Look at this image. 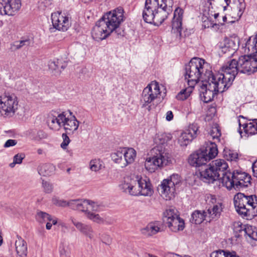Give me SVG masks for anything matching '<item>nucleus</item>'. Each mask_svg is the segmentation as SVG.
I'll return each mask as SVG.
<instances>
[{
  "label": "nucleus",
  "instance_id": "9d476101",
  "mask_svg": "<svg viewBox=\"0 0 257 257\" xmlns=\"http://www.w3.org/2000/svg\"><path fill=\"white\" fill-rule=\"evenodd\" d=\"M238 60L232 59L222 67L221 72L213 73L217 80L222 81L224 85L228 88L232 84L239 71Z\"/></svg>",
  "mask_w": 257,
  "mask_h": 257
},
{
  "label": "nucleus",
  "instance_id": "f03ea898",
  "mask_svg": "<svg viewBox=\"0 0 257 257\" xmlns=\"http://www.w3.org/2000/svg\"><path fill=\"white\" fill-rule=\"evenodd\" d=\"M123 13L122 8L118 7L105 14L93 27L91 32L92 38L99 41L105 39L114 31L116 33L124 20Z\"/></svg>",
  "mask_w": 257,
  "mask_h": 257
},
{
  "label": "nucleus",
  "instance_id": "2f4dec72",
  "mask_svg": "<svg viewBox=\"0 0 257 257\" xmlns=\"http://www.w3.org/2000/svg\"><path fill=\"white\" fill-rule=\"evenodd\" d=\"M207 216L205 211L195 210L191 215L190 221L196 224H199L205 220L209 222Z\"/></svg>",
  "mask_w": 257,
  "mask_h": 257
},
{
  "label": "nucleus",
  "instance_id": "cd10ccee",
  "mask_svg": "<svg viewBox=\"0 0 257 257\" xmlns=\"http://www.w3.org/2000/svg\"><path fill=\"white\" fill-rule=\"evenodd\" d=\"M15 248L19 256H27L28 252L27 242L19 236H17V239L15 241Z\"/></svg>",
  "mask_w": 257,
  "mask_h": 257
},
{
  "label": "nucleus",
  "instance_id": "9b49d317",
  "mask_svg": "<svg viewBox=\"0 0 257 257\" xmlns=\"http://www.w3.org/2000/svg\"><path fill=\"white\" fill-rule=\"evenodd\" d=\"M78 210L84 212L86 217L89 220L98 224L104 222V219L96 212L100 211V207L95 202L89 200L79 199Z\"/></svg>",
  "mask_w": 257,
  "mask_h": 257
},
{
  "label": "nucleus",
  "instance_id": "69168bd1",
  "mask_svg": "<svg viewBox=\"0 0 257 257\" xmlns=\"http://www.w3.org/2000/svg\"><path fill=\"white\" fill-rule=\"evenodd\" d=\"M174 115L172 111L169 110L166 112V119L167 121H171L173 119Z\"/></svg>",
  "mask_w": 257,
  "mask_h": 257
},
{
  "label": "nucleus",
  "instance_id": "5701e85b",
  "mask_svg": "<svg viewBox=\"0 0 257 257\" xmlns=\"http://www.w3.org/2000/svg\"><path fill=\"white\" fill-rule=\"evenodd\" d=\"M234 228L238 227L239 229L236 231L243 232L246 236V238L249 240H257V228L254 226L248 225L245 227L238 223H234Z\"/></svg>",
  "mask_w": 257,
  "mask_h": 257
},
{
  "label": "nucleus",
  "instance_id": "680f3d73",
  "mask_svg": "<svg viewBox=\"0 0 257 257\" xmlns=\"http://www.w3.org/2000/svg\"><path fill=\"white\" fill-rule=\"evenodd\" d=\"M17 144V141L16 140L10 139L6 141L4 147L5 148H9L13 147Z\"/></svg>",
  "mask_w": 257,
  "mask_h": 257
},
{
  "label": "nucleus",
  "instance_id": "603ef678",
  "mask_svg": "<svg viewBox=\"0 0 257 257\" xmlns=\"http://www.w3.org/2000/svg\"><path fill=\"white\" fill-rule=\"evenodd\" d=\"M224 0H208V3L212 9L214 8H219L222 7L223 8Z\"/></svg>",
  "mask_w": 257,
  "mask_h": 257
},
{
  "label": "nucleus",
  "instance_id": "e2e57ef3",
  "mask_svg": "<svg viewBox=\"0 0 257 257\" xmlns=\"http://www.w3.org/2000/svg\"><path fill=\"white\" fill-rule=\"evenodd\" d=\"M20 49H21V46H19V44L17 41L15 42L10 45V49L12 51H15Z\"/></svg>",
  "mask_w": 257,
  "mask_h": 257
},
{
  "label": "nucleus",
  "instance_id": "3c124183",
  "mask_svg": "<svg viewBox=\"0 0 257 257\" xmlns=\"http://www.w3.org/2000/svg\"><path fill=\"white\" fill-rule=\"evenodd\" d=\"M52 4V0H40L39 2L38 8L40 10H44L49 8Z\"/></svg>",
  "mask_w": 257,
  "mask_h": 257
},
{
  "label": "nucleus",
  "instance_id": "49530a36",
  "mask_svg": "<svg viewBox=\"0 0 257 257\" xmlns=\"http://www.w3.org/2000/svg\"><path fill=\"white\" fill-rule=\"evenodd\" d=\"M224 157L226 160L230 161H236L238 159V153L233 150L225 151L224 154Z\"/></svg>",
  "mask_w": 257,
  "mask_h": 257
},
{
  "label": "nucleus",
  "instance_id": "e433bc0d",
  "mask_svg": "<svg viewBox=\"0 0 257 257\" xmlns=\"http://www.w3.org/2000/svg\"><path fill=\"white\" fill-rule=\"evenodd\" d=\"M209 135L210 136L209 139L211 138L212 140L214 141L213 143L216 144L217 142H220V138L221 135V130L217 124L215 123L212 125L210 131H209ZM210 142L212 143L211 141H208L206 143L205 146H206L207 144H209ZM215 145H216V144Z\"/></svg>",
  "mask_w": 257,
  "mask_h": 257
},
{
  "label": "nucleus",
  "instance_id": "b1692460",
  "mask_svg": "<svg viewBox=\"0 0 257 257\" xmlns=\"http://www.w3.org/2000/svg\"><path fill=\"white\" fill-rule=\"evenodd\" d=\"M161 224L158 221L151 222L141 230L142 234L146 236H152L161 231Z\"/></svg>",
  "mask_w": 257,
  "mask_h": 257
},
{
  "label": "nucleus",
  "instance_id": "c9c22d12",
  "mask_svg": "<svg viewBox=\"0 0 257 257\" xmlns=\"http://www.w3.org/2000/svg\"><path fill=\"white\" fill-rule=\"evenodd\" d=\"M55 170V166L50 163L41 164L38 168L39 174L43 176L51 175Z\"/></svg>",
  "mask_w": 257,
  "mask_h": 257
},
{
  "label": "nucleus",
  "instance_id": "4c0bfd02",
  "mask_svg": "<svg viewBox=\"0 0 257 257\" xmlns=\"http://www.w3.org/2000/svg\"><path fill=\"white\" fill-rule=\"evenodd\" d=\"M239 125H241L245 133L248 135H253L257 134V122L256 121L249 122V123L241 124L240 120H238Z\"/></svg>",
  "mask_w": 257,
  "mask_h": 257
},
{
  "label": "nucleus",
  "instance_id": "4d7b16f0",
  "mask_svg": "<svg viewBox=\"0 0 257 257\" xmlns=\"http://www.w3.org/2000/svg\"><path fill=\"white\" fill-rule=\"evenodd\" d=\"M19 44V46H21V48L24 46H29L33 44L32 40L29 38H27L24 40L17 41Z\"/></svg>",
  "mask_w": 257,
  "mask_h": 257
},
{
  "label": "nucleus",
  "instance_id": "a19ab883",
  "mask_svg": "<svg viewBox=\"0 0 257 257\" xmlns=\"http://www.w3.org/2000/svg\"><path fill=\"white\" fill-rule=\"evenodd\" d=\"M243 48H244L245 53H248L257 50V42L253 39V36L248 38Z\"/></svg>",
  "mask_w": 257,
  "mask_h": 257
},
{
  "label": "nucleus",
  "instance_id": "f8f14e48",
  "mask_svg": "<svg viewBox=\"0 0 257 257\" xmlns=\"http://www.w3.org/2000/svg\"><path fill=\"white\" fill-rule=\"evenodd\" d=\"M239 71L250 74L257 71V51L249 55L241 56L238 59Z\"/></svg>",
  "mask_w": 257,
  "mask_h": 257
},
{
  "label": "nucleus",
  "instance_id": "2eb2a0df",
  "mask_svg": "<svg viewBox=\"0 0 257 257\" xmlns=\"http://www.w3.org/2000/svg\"><path fill=\"white\" fill-rule=\"evenodd\" d=\"M140 183V176L137 175H132L126 176L123 178L121 183L119 185L120 190L122 192L127 193L132 196H139L140 194H133L132 191L134 189L140 190L138 184Z\"/></svg>",
  "mask_w": 257,
  "mask_h": 257
},
{
  "label": "nucleus",
  "instance_id": "052dcab7",
  "mask_svg": "<svg viewBox=\"0 0 257 257\" xmlns=\"http://www.w3.org/2000/svg\"><path fill=\"white\" fill-rule=\"evenodd\" d=\"M52 202L53 204L59 206L65 207L66 206V201L59 200L57 197H53L52 198Z\"/></svg>",
  "mask_w": 257,
  "mask_h": 257
},
{
  "label": "nucleus",
  "instance_id": "8fccbe9b",
  "mask_svg": "<svg viewBox=\"0 0 257 257\" xmlns=\"http://www.w3.org/2000/svg\"><path fill=\"white\" fill-rule=\"evenodd\" d=\"M160 7H163V9L170 13L172 11V6L174 4L173 0H162Z\"/></svg>",
  "mask_w": 257,
  "mask_h": 257
},
{
  "label": "nucleus",
  "instance_id": "0eeeda50",
  "mask_svg": "<svg viewBox=\"0 0 257 257\" xmlns=\"http://www.w3.org/2000/svg\"><path fill=\"white\" fill-rule=\"evenodd\" d=\"M19 106V99L15 94L5 92L0 95V117H13Z\"/></svg>",
  "mask_w": 257,
  "mask_h": 257
},
{
  "label": "nucleus",
  "instance_id": "a878e982",
  "mask_svg": "<svg viewBox=\"0 0 257 257\" xmlns=\"http://www.w3.org/2000/svg\"><path fill=\"white\" fill-rule=\"evenodd\" d=\"M172 138V136L170 134H167L165 133H159L157 134L154 139V143L156 145L155 147H160L164 149V145L167 143V142L170 141Z\"/></svg>",
  "mask_w": 257,
  "mask_h": 257
},
{
  "label": "nucleus",
  "instance_id": "aec40b11",
  "mask_svg": "<svg viewBox=\"0 0 257 257\" xmlns=\"http://www.w3.org/2000/svg\"><path fill=\"white\" fill-rule=\"evenodd\" d=\"M161 196L166 200H171L175 196L176 188L169 183V180H163L158 188Z\"/></svg>",
  "mask_w": 257,
  "mask_h": 257
},
{
  "label": "nucleus",
  "instance_id": "bb28decb",
  "mask_svg": "<svg viewBox=\"0 0 257 257\" xmlns=\"http://www.w3.org/2000/svg\"><path fill=\"white\" fill-rule=\"evenodd\" d=\"M79 124V122L74 116H72L70 118L66 116V120L64 121L63 126L67 133L70 134L78 129Z\"/></svg>",
  "mask_w": 257,
  "mask_h": 257
},
{
  "label": "nucleus",
  "instance_id": "de8ad7c7",
  "mask_svg": "<svg viewBox=\"0 0 257 257\" xmlns=\"http://www.w3.org/2000/svg\"><path fill=\"white\" fill-rule=\"evenodd\" d=\"M160 4L159 0H146L145 3V7L151 10L156 11L157 9H160Z\"/></svg>",
  "mask_w": 257,
  "mask_h": 257
},
{
  "label": "nucleus",
  "instance_id": "13d9d810",
  "mask_svg": "<svg viewBox=\"0 0 257 257\" xmlns=\"http://www.w3.org/2000/svg\"><path fill=\"white\" fill-rule=\"evenodd\" d=\"M25 158L24 154H18L14 156L13 161L17 164H21L22 163L23 160Z\"/></svg>",
  "mask_w": 257,
  "mask_h": 257
},
{
  "label": "nucleus",
  "instance_id": "864d4df0",
  "mask_svg": "<svg viewBox=\"0 0 257 257\" xmlns=\"http://www.w3.org/2000/svg\"><path fill=\"white\" fill-rule=\"evenodd\" d=\"M99 237L103 243L106 244H109L111 242V237L106 233H99Z\"/></svg>",
  "mask_w": 257,
  "mask_h": 257
},
{
  "label": "nucleus",
  "instance_id": "1a4fd4ad",
  "mask_svg": "<svg viewBox=\"0 0 257 257\" xmlns=\"http://www.w3.org/2000/svg\"><path fill=\"white\" fill-rule=\"evenodd\" d=\"M251 176L247 173L235 170L231 174L226 175L223 179V186L228 189H235L248 187L250 184Z\"/></svg>",
  "mask_w": 257,
  "mask_h": 257
},
{
  "label": "nucleus",
  "instance_id": "7ed1b4c3",
  "mask_svg": "<svg viewBox=\"0 0 257 257\" xmlns=\"http://www.w3.org/2000/svg\"><path fill=\"white\" fill-rule=\"evenodd\" d=\"M234 204L236 211L246 219H251L257 215V197L246 196L238 193L234 197Z\"/></svg>",
  "mask_w": 257,
  "mask_h": 257
},
{
  "label": "nucleus",
  "instance_id": "5fc2aeb1",
  "mask_svg": "<svg viewBox=\"0 0 257 257\" xmlns=\"http://www.w3.org/2000/svg\"><path fill=\"white\" fill-rule=\"evenodd\" d=\"M79 202V199L76 200H70L68 201H66V206H69L70 208L73 210H78V207Z\"/></svg>",
  "mask_w": 257,
  "mask_h": 257
},
{
  "label": "nucleus",
  "instance_id": "ddd939ff",
  "mask_svg": "<svg viewBox=\"0 0 257 257\" xmlns=\"http://www.w3.org/2000/svg\"><path fill=\"white\" fill-rule=\"evenodd\" d=\"M160 95L161 92L159 84L156 81H152L143 91L141 99L143 106H145L153 102L160 97Z\"/></svg>",
  "mask_w": 257,
  "mask_h": 257
},
{
  "label": "nucleus",
  "instance_id": "412c9836",
  "mask_svg": "<svg viewBox=\"0 0 257 257\" xmlns=\"http://www.w3.org/2000/svg\"><path fill=\"white\" fill-rule=\"evenodd\" d=\"M138 186L140 187V190L134 189V191H132L133 194H140V195L144 196H151L153 195L154 190L151 183L150 181H147L140 176Z\"/></svg>",
  "mask_w": 257,
  "mask_h": 257
},
{
  "label": "nucleus",
  "instance_id": "f3484780",
  "mask_svg": "<svg viewBox=\"0 0 257 257\" xmlns=\"http://www.w3.org/2000/svg\"><path fill=\"white\" fill-rule=\"evenodd\" d=\"M198 127L197 124H192L189 125L188 130L181 134L178 139L181 146H186L191 142L198 134Z\"/></svg>",
  "mask_w": 257,
  "mask_h": 257
},
{
  "label": "nucleus",
  "instance_id": "4be33fe9",
  "mask_svg": "<svg viewBox=\"0 0 257 257\" xmlns=\"http://www.w3.org/2000/svg\"><path fill=\"white\" fill-rule=\"evenodd\" d=\"M65 120V112H62L57 114V115H50L48 120V124L51 130L58 131L63 125L64 121Z\"/></svg>",
  "mask_w": 257,
  "mask_h": 257
},
{
  "label": "nucleus",
  "instance_id": "58836bf2",
  "mask_svg": "<svg viewBox=\"0 0 257 257\" xmlns=\"http://www.w3.org/2000/svg\"><path fill=\"white\" fill-rule=\"evenodd\" d=\"M123 148H120L111 155L112 160L116 164H118L120 167L124 168V160H121V157H123Z\"/></svg>",
  "mask_w": 257,
  "mask_h": 257
},
{
  "label": "nucleus",
  "instance_id": "a18cd8bd",
  "mask_svg": "<svg viewBox=\"0 0 257 257\" xmlns=\"http://www.w3.org/2000/svg\"><path fill=\"white\" fill-rule=\"evenodd\" d=\"M102 167V162L99 159L92 160L89 163V168L92 171H98Z\"/></svg>",
  "mask_w": 257,
  "mask_h": 257
},
{
  "label": "nucleus",
  "instance_id": "774afa93",
  "mask_svg": "<svg viewBox=\"0 0 257 257\" xmlns=\"http://www.w3.org/2000/svg\"><path fill=\"white\" fill-rule=\"evenodd\" d=\"M252 168L254 176L257 177V160L252 164Z\"/></svg>",
  "mask_w": 257,
  "mask_h": 257
},
{
  "label": "nucleus",
  "instance_id": "c756f323",
  "mask_svg": "<svg viewBox=\"0 0 257 257\" xmlns=\"http://www.w3.org/2000/svg\"><path fill=\"white\" fill-rule=\"evenodd\" d=\"M222 210V204L220 203H218L212 207H210L206 211L208 215L209 222L212 219L218 218L220 216Z\"/></svg>",
  "mask_w": 257,
  "mask_h": 257
},
{
  "label": "nucleus",
  "instance_id": "423d86ee",
  "mask_svg": "<svg viewBox=\"0 0 257 257\" xmlns=\"http://www.w3.org/2000/svg\"><path fill=\"white\" fill-rule=\"evenodd\" d=\"M218 154L217 145L214 143L207 144L196 153L191 155L189 158V164L196 167L203 166L207 162L214 158Z\"/></svg>",
  "mask_w": 257,
  "mask_h": 257
},
{
  "label": "nucleus",
  "instance_id": "f704fd0d",
  "mask_svg": "<svg viewBox=\"0 0 257 257\" xmlns=\"http://www.w3.org/2000/svg\"><path fill=\"white\" fill-rule=\"evenodd\" d=\"M123 157L124 158V165L125 167L128 165L132 164L135 160L136 157V152L132 148H123Z\"/></svg>",
  "mask_w": 257,
  "mask_h": 257
},
{
  "label": "nucleus",
  "instance_id": "393cba45",
  "mask_svg": "<svg viewBox=\"0 0 257 257\" xmlns=\"http://www.w3.org/2000/svg\"><path fill=\"white\" fill-rule=\"evenodd\" d=\"M237 2L236 8L231 10L229 16L232 18L231 22L238 21L243 14L246 7L244 0H236Z\"/></svg>",
  "mask_w": 257,
  "mask_h": 257
},
{
  "label": "nucleus",
  "instance_id": "c03bdc74",
  "mask_svg": "<svg viewBox=\"0 0 257 257\" xmlns=\"http://www.w3.org/2000/svg\"><path fill=\"white\" fill-rule=\"evenodd\" d=\"M166 180H169V183L171 185H173L176 189H177L180 185L181 179V177L177 174H173L170 177L166 179Z\"/></svg>",
  "mask_w": 257,
  "mask_h": 257
},
{
  "label": "nucleus",
  "instance_id": "79ce46f5",
  "mask_svg": "<svg viewBox=\"0 0 257 257\" xmlns=\"http://www.w3.org/2000/svg\"><path fill=\"white\" fill-rule=\"evenodd\" d=\"M155 12L152 10L145 8L142 14L144 21L148 23H153Z\"/></svg>",
  "mask_w": 257,
  "mask_h": 257
},
{
  "label": "nucleus",
  "instance_id": "6e6552de",
  "mask_svg": "<svg viewBox=\"0 0 257 257\" xmlns=\"http://www.w3.org/2000/svg\"><path fill=\"white\" fill-rule=\"evenodd\" d=\"M154 153L151 157L146 159L145 163L146 169L150 172H154L158 168L163 167L171 162L170 154L164 149L160 147L152 149Z\"/></svg>",
  "mask_w": 257,
  "mask_h": 257
},
{
  "label": "nucleus",
  "instance_id": "20e7f679",
  "mask_svg": "<svg viewBox=\"0 0 257 257\" xmlns=\"http://www.w3.org/2000/svg\"><path fill=\"white\" fill-rule=\"evenodd\" d=\"M228 168V165L224 160H216L212 161L208 168L200 170L201 178L208 183L220 180L223 184V177L229 173L227 171Z\"/></svg>",
  "mask_w": 257,
  "mask_h": 257
},
{
  "label": "nucleus",
  "instance_id": "4468645a",
  "mask_svg": "<svg viewBox=\"0 0 257 257\" xmlns=\"http://www.w3.org/2000/svg\"><path fill=\"white\" fill-rule=\"evenodd\" d=\"M21 6V0H0V15L15 16Z\"/></svg>",
  "mask_w": 257,
  "mask_h": 257
},
{
  "label": "nucleus",
  "instance_id": "c85d7f7f",
  "mask_svg": "<svg viewBox=\"0 0 257 257\" xmlns=\"http://www.w3.org/2000/svg\"><path fill=\"white\" fill-rule=\"evenodd\" d=\"M219 47L223 53L228 52L233 53L237 49L238 45L234 40L225 38L222 42L220 43Z\"/></svg>",
  "mask_w": 257,
  "mask_h": 257
},
{
  "label": "nucleus",
  "instance_id": "473e14b6",
  "mask_svg": "<svg viewBox=\"0 0 257 257\" xmlns=\"http://www.w3.org/2000/svg\"><path fill=\"white\" fill-rule=\"evenodd\" d=\"M169 229L173 232L183 230L185 227L184 220L179 216L173 219L170 222L166 224Z\"/></svg>",
  "mask_w": 257,
  "mask_h": 257
},
{
  "label": "nucleus",
  "instance_id": "a211bd4d",
  "mask_svg": "<svg viewBox=\"0 0 257 257\" xmlns=\"http://www.w3.org/2000/svg\"><path fill=\"white\" fill-rule=\"evenodd\" d=\"M183 14L184 11L183 9L180 8H176L174 11V17L172 21V31L179 37L181 36Z\"/></svg>",
  "mask_w": 257,
  "mask_h": 257
},
{
  "label": "nucleus",
  "instance_id": "ea45409f",
  "mask_svg": "<svg viewBox=\"0 0 257 257\" xmlns=\"http://www.w3.org/2000/svg\"><path fill=\"white\" fill-rule=\"evenodd\" d=\"M177 210L174 209H166L163 213V220L164 223L167 224L170 222L173 219L178 217Z\"/></svg>",
  "mask_w": 257,
  "mask_h": 257
},
{
  "label": "nucleus",
  "instance_id": "6e6d98bb",
  "mask_svg": "<svg viewBox=\"0 0 257 257\" xmlns=\"http://www.w3.org/2000/svg\"><path fill=\"white\" fill-rule=\"evenodd\" d=\"M62 137L63 139V142L61 144V147L62 149H65L69 144L70 140L67 135L65 134H63Z\"/></svg>",
  "mask_w": 257,
  "mask_h": 257
},
{
  "label": "nucleus",
  "instance_id": "0e129e2a",
  "mask_svg": "<svg viewBox=\"0 0 257 257\" xmlns=\"http://www.w3.org/2000/svg\"><path fill=\"white\" fill-rule=\"evenodd\" d=\"M165 257H191L190 255H184L183 256L179 255L178 254L172 253V252H169L166 254Z\"/></svg>",
  "mask_w": 257,
  "mask_h": 257
},
{
  "label": "nucleus",
  "instance_id": "39448f33",
  "mask_svg": "<svg viewBox=\"0 0 257 257\" xmlns=\"http://www.w3.org/2000/svg\"><path fill=\"white\" fill-rule=\"evenodd\" d=\"M209 76V78L202 82L199 89L200 97L206 103L211 101L218 93L223 92L228 89L222 81L217 80L214 75Z\"/></svg>",
  "mask_w": 257,
  "mask_h": 257
},
{
  "label": "nucleus",
  "instance_id": "dca6fc26",
  "mask_svg": "<svg viewBox=\"0 0 257 257\" xmlns=\"http://www.w3.org/2000/svg\"><path fill=\"white\" fill-rule=\"evenodd\" d=\"M51 19L54 28L59 31H66L70 27L69 18L61 12L53 13Z\"/></svg>",
  "mask_w": 257,
  "mask_h": 257
},
{
  "label": "nucleus",
  "instance_id": "09e8293b",
  "mask_svg": "<svg viewBox=\"0 0 257 257\" xmlns=\"http://www.w3.org/2000/svg\"><path fill=\"white\" fill-rule=\"evenodd\" d=\"M42 180V187L43 191L48 194L51 193L53 191V185L49 181H45L44 179Z\"/></svg>",
  "mask_w": 257,
  "mask_h": 257
},
{
  "label": "nucleus",
  "instance_id": "72a5a7b5",
  "mask_svg": "<svg viewBox=\"0 0 257 257\" xmlns=\"http://www.w3.org/2000/svg\"><path fill=\"white\" fill-rule=\"evenodd\" d=\"M170 13L163 9V7H160L154 13V20L153 24L155 25H161L164 20L168 17Z\"/></svg>",
  "mask_w": 257,
  "mask_h": 257
},
{
  "label": "nucleus",
  "instance_id": "bf43d9fd",
  "mask_svg": "<svg viewBox=\"0 0 257 257\" xmlns=\"http://www.w3.org/2000/svg\"><path fill=\"white\" fill-rule=\"evenodd\" d=\"M210 257H226L225 250H219L216 251L212 252L210 254Z\"/></svg>",
  "mask_w": 257,
  "mask_h": 257
},
{
  "label": "nucleus",
  "instance_id": "7c9ffc66",
  "mask_svg": "<svg viewBox=\"0 0 257 257\" xmlns=\"http://www.w3.org/2000/svg\"><path fill=\"white\" fill-rule=\"evenodd\" d=\"M66 66L65 62L62 63V60L58 59L51 61L49 63V69L52 70L55 75H60L62 69H64Z\"/></svg>",
  "mask_w": 257,
  "mask_h": 257
},
{
  "label": "nucleus",
  "instance_id": "338daca9",
  "mask_svg": "<svg viewBox=\"0 0 257 257\" xmlns=\"http://www.w3.org/2000/svg\"><path fill=\"white\" fill-rule=\"evenodd\" d=\"M226 257H239L235 251H229L225 250Z\"/></svg>",
  "mask_w": 257,
  "mask_h": 257
},
{
  "label": "nucleus",
  "instance_id": "37998d69",
  "mask_svg": "<svg viewBox=\"0 0 257 257\" xmlns=\"http://www.w3.org/2000/svg\"><path fill=\"white\" fill-rule=\"evenodd\" d=\"M36 219L39 222L42 223L46 221H51L52 217L49 214L39 211L36 214Z\"/></svg>",
  "mask_w": 257,
  "mask_h": 257
},
{
  "label": "nucleus",
  "instance_id": "6ab92c4d",
  "mask_svg": "<svg viewBox=\"0 0 257 257\" xmlns=\"http://www.w3.org/2000/svg\"><path fill=\"white\" fill-rule=\"evenodd\" d=\"M70 220L82 234L90 239H94V231L90 225L80 222L73 217H71Z\"/></svg>",
  "mask_w": 257,
  "mask_h": 257
},
{
  "label": "nucleus",
  "instance_id": "f257e3e1",
  "mask_svg": "<svg viewBox=\"0 0 257 257\" xmlns=\"http://www.w3.org/2000/svg\"><path fill=\"white\" fill-rule=\"evenodd\" d=\"M208 64L204 59L194 58L185 66V79L187 80L189 88L182 90L176 96L179 100L187 99L191 93L195 85L200 80L202 82L209 78L213 73L208 69Z\"/></svg>",
  "mask_w": 257,
  "mask_h": 257
}]
</instances>
